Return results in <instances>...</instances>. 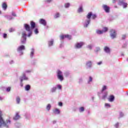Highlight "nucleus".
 Segmentation results:
<instances>
[{
	"label": "nucleus",
	"instance_id": "f257e3e1",
	"mask_svg": "<svg viewBox=\"0 0 128 128\" xmlns=\"http://www.w3.org/2000/svg\"><path fill=\"white\" fill-rule=\"evenodd\" d=\"M12 124V121L10 120H6V122H4V118H2V114L1 110H0V128L2 126H3L5 128H8L10 124Z\"/></svg>",
	"mask_w": 128,
	"mask_h": 128
},
{
	"label": "nucleus",
	"instance_id": "f03ea898",
	"mask_svg": "<svg viewBox=\"0 0 128 128\" xmlns=\"http://www.w3.org/2000/svg\"><path fill=\"white\" fill-rule=\"evenodd\" d=\"M90 18H92L93 20H94V18H96V15L95 14H93L92 12H90L88 13V15L86 16V18H88L87 20L85 22L86 25L84 26L85 28H88V26L90 24Z\"/></svg>",
	"mask_w": 128,
	"mask_h": 128
},
{
	"label": "nucleus",
	"instance_id": "7ed1b4c3",
	"mask_svg": "<svg viewBox=\"0 0 128 128\" xmlns=\"http://www.w3.org/2000/svg\"><path fill=\"white\" fill-rule=\"evenodd\" d=\"M30 24V26L26 24H24V28L26 32H30L31 30H32L34 28H36V23L34 22L31 21Z\"/></svg>",
	"mask_w": 128,
	"mask_h": 128
},
{
	"label": "nucleus",
	"instance_id": "20e7f679",
	"mask_svg": "<svg viewBox=\"0 0 128 128\" xmlns=\"http://www.w3.org/2000/svg\"><path fill=\"white\" fill-rule=\"evenodd\" d=\"M57 77L58 80H60L61 82L64 80V76L62 75V71L60 70L57 71Z\"/></svg>",
	"mask_w": 128,
	"mask_h": 128
},
{
	"label": "nucleus",
	"instance_id": "39448f33",
	"mask_svg": "<svg viewBox=\"0 0 128 128\" xmlns=\"http://www.w3.org/2000/svg\"><path fill=\"white\" fill-rule=\"evenodd\" d=\"M26 32H22L21 42L22 44H26Z\"/></svg>",
	"mask_w": 128,
	"mask_h": 128
},
{
	"label": "nucleus",
	"instance_id": "423d86ee",
	"mask_svg": "<svg viewBox=\"0 0 128 128\" xmlns=\"http://www.w3.org/2000/svg\"><path fill=\"white\" fill-rule=\"evenodd\" d=\"M111 34H110V36L112 38H115L116 36V30H110Z\"/></svg>",
	"mask_w": 128,
	"mask_h": 128
},
{
	"label": "nucleus",
	"instance_id": "0eeeda50",
	"mask_svg": "<svg viewBox=\"0 0 128 128\" xmlns=\"http://www.w3.org/2000/svg\"><path fill=\"white\" fill-rule=\"evenodd\" d=\"M102 8L104 10H105L106 12H110V8L108 6H107L106 5H103Z\"/></svg>",
	"mask_w": 128,
	"mask_h": 128
},
{
	"label": "nucleus",
	"instance_id": "6e6552de",
	"mask_svg": "<svg viewBox=\"0 0 128 128\" xmlns=\"http://www.w3.org/2000/svg\"><path fill=\"white\" fill-rule=\"evenodd\" d=\"M118 4H120V6H122V4L123 8H127L128 6V3L124 2V1H120Z\"/></svg>",
	"mask_w": 128,
	"mask_h": 128
},
{
	"label": "nucleus",
	"instance_id": "1a4fd4ad",
	"mask_svg": "<svg viewBox=\"0 0 128 128\" xmlns=\"http://www.w3.org/2000/svg\"><path fill=\"white\" fill-rule=\"evenodd\" d=\"M82 46H84V43L82 42H81L80 43L76 44L75 46L76 48H82Z\"/></svg>",
	"mask_w": 128,
	"mask_h": 128
},
{
	"label": "nucleus",
	"instance_id": "9d476101",
	"mask_svg": "<svg viewBox=\"0 0 128 128\" xmlns=\"http://www.w3.org/2000/svg\"><path fill=\"white\" fill-rule=\"evenodd\" d=\"M26 50V48L24 47V46L23 45L20 46L17 48L18 52H22V50Z\"/></svg>",
	"mask_w": 128,
	"mask_h": 128
},
{
	"label": "nucleus",
	"instance_id": "9b49d317",
	"mask_svg": "<svg viewBox=\"0 0 128 128\" xmlns=\"http://www.w3.org/2000/svg\"><path fill=\"white\" fill-rule=\"evenodd\" d=\"M40 22L41 24H42L44 26H46V20H44V19H40Z\"/></svg>",
	"mask_w": 128,
	"mask_h": 128
},
{
	"label": "nucleus",
	"instance_id": "f8f14e48",
	"mask_svg": "<svg viewBox=\"0 0 128 128\" xmlns=\"http://www.w3.org/2000/svg\"><path fill=\"white\" fill-rule=\"evenodd\" d=\"M28 80V78L26 76V74H24L21 77L20 82H22L24 80Z\"/></svg>",
	"mask_w": 128,
	"mask_h": 128
},
{
	"label": "nucleus",
	"instance_id": "ddd939ff",
	"mask_svg": "<svg viewBox=\"0 0 128 128\" xmlns=\"http://www.w3.org/2000/svg\"><path fill=\"white\" fill-rule=\"evenodd\" d=\"M20 116L18 115V112L16 113L15 116L14 118V120H20Z\"/></svg>",
	"mask_w": 128,
	"mask_h": 128
},
{
	"label": "nucleus",
	"instance_id": "4468645a",
	"mask_svg": "<svg viewBox=\"0 0 128 128\" xmlns=\"http://www.w3.org/2000/svg\"><path fill=\"white\" fill-rule=\"evenodd\" d=\"M104 52H107V54H110V48L106 46L104 47Z\"/></svg>",
	"mask_w": 128,
	"mask_h": 128
},
{
	"label": "nucleus",
	"instance_id": "2eb2a0df",
	"mask_svg": "<svg viewBox=\"0 0 128 128\" xmlns=\"http://www.w3.org/2000/svg\"><path fill=\"white\" fill-rule=\"evenodd\" d=\"M53 112L56 114H60V111L58 108H56L54 110H53Z\"/></svg>",
	"mask_w": 128,
	"mask_h": 128
},
{
	"label": "nucleus",
	"instance_id": "dca6fc26",
	"mask_svg": "<svg viewBox=\"0 0 128 128\" xmlns=\"http://www.w3.org/2000/svg\"><path fill=\"white\" fill-rule=\"evenodd\" d=\"M2 8L3 10H6V8H8V5L6 4V3L4 2L2 4Z\"/></svg>",
	"mask_w": 128,
	"mask_h": 128
},
{
	"label": "nucleus",
	"instance_id": "f3484780",
	"mask_svg": "<svg viewBox=\"0 0 128 128\" xmlns=\"http://www.w3.org/2000/svg\"><path fill=\"white\" fill-rule=\"evenodd\" d=\"M25 90H30V84H27L25 86Z\"/></svg>",
	"mask_w": 128,
	"mask_h": 128
},
{
	"label": "nucleus",
	"instance_id": "a211bd4d",
	"mask_svg": "<svg viewBox=\"0 0 128 128\" xmlns=\"http://www.w3.org/2000/svg\"><path fill=\"white\" fill-rule=\"evenodd\" d=\"M114 100V96L112 95L110 96L109 98V102H112Z\"/></svg>",
	"mask_w": 128,
	"mask_h": 128
},
{
	"label": "nucleus",
	"instance_id": "6ab92c4d",
	"mask_svg": "<svg viewBox=\"0 0 128 128\" xmlns=\"http://www.w3.org/2000/svg\"><path fill=\"white\" fill-rule=\"evenodd\" d=\"M34 49H32L31 52L30 54V57L32 58V56H34Z\"/></svg>",
	"mask_w": 128,
	"mask_h": 128
},
{
	"label": "nucleus",
	"instance_id": "aec40b11",
	"mask_svg": "<svg viewBox=\"0 0 128 128\" xmlns=\"http://www.w3.org/2000/svg\"><path fill=\"white\" fill-rule=\"evenodd\" d=\"M86 65L88 68H90L92 66V62L88 61L86 64Z\"/></svg>",
	"mask_w": 128,
	"mask_h": 128
},
{
	"label": "nucleus",
	"instance_id": "412c9836",
	"mask_svg": "<svg viewBox=\"0 0 128 128\" xmlns=\"http://www.w3.org/2000/svg\"><path fill=\"white\" fill-rule=\"evenodd\" d=\"M96 32L98 34H104V31L103 30H96Z\"/></svg>",
	"mask_w": 128,
	"mask_h": 128
},
{
	"label": "nucleus",
	"instance_id": "4be33fe9",
	"mask_svg": "<svg viewBox=\"0 0 128 128\" xmlns=\"http://www.w3.org/2000/svg\"><path fill=\"white\" fill-rule=\"evenodd\" d=\"M108 27H104L103 28V32H108Z\"/></svg>",
	"mask_w": 128,
	"mask_h": 128
},
{
	"label": "nucleus",
	"instance_id": "5701e85b",
	"mask_svg": "<svg viewBox=\"0 0 128 128\" xmlns=\"http://www.w3.org/2000/svg\"><path fill=\"white\" fill-rule=\"evenodd\" d=\"M16 102H17V104H20V97L18 96L16 98Z\"/></svg>",
	"mask_w": 128,
	"mask_h": 128
},
{
	"label": "nucleus",
	"instance_id": "b1692460",
	"mask_svg": "<svg viewBox=\"0 0 128 128\" xmlns=\"http://www.w3.org/2000/svg\"><path fill=\"white\" fill-rule=\"evenodd\" d=\"M106 96H108V92H106L105 94L102 96V100H106Z\"/></svg>",
	"mask_w": 128,
	"mask_h": 128
},
{
	"label": "nucleus",
	"instance_id": "393cba45",
	"mask_svg": "<svg viewBox=\"0 0 128 128\" xmlns=\"http://www.w3.org/2000/svg\"><path fill=\"white\" fill-rule=\"evenodd\" d=\"M54 44V40H50L48 42V46H50Z\"/></svg>",
	"mask_w": 128,
	"mask_h": 128
},
{
	"label": "nucleus",
	"instance_id": "a878e982",
	"mask_svg": "<svg viewBox=\"0 0 128 128\" xmlns=\"http://www.w3.org/2000/svg\"><path fill=\"white\" fill-rule=\"evenodd\" d=\"M50 108H51L50 104H48L46 108L48 110H50Z\"/></svg>",
	"mask_w": 128,
	"mask_h": 128
},
{
	"label": "nucleus",
	"instance_id": "bb28decb",
	"mask_svg": "<svg viewBox=\"0 0 128 128\" xmlns=\"http://www.w3.org/2000/svg\"><path fill=\"white\" fill-rule=\"evenodd\" d=\"M79 110H80V112H84V108L80 107L79 109Z\"/></svg>",
	"mask_w": 128,
	"mask_h": 128
},
{
	"label": "nucleus",
	"instance_id": "cd10ccee",
	"mask_svg": "<svg viewBox=\"0 0 128 128\" xmlns=\"http://www.w3.org/2000/svg\"><path fill=\"white\" fill-rule=\"evenodd\" d=\"M60 18V13H56L54 16V18Z\"/></svg>",
	"mask_w": 128,
	"mask_h": 128
},
{
	"label": "nucleus",
	"instance_id": "c85d7f7f",
	"mask_svg": "<svg viewBox=\"0 0 128 128\" xmlns=\"http://www.w3.org/2000/svg\"><path fill=\"white\" fill-rule=\"evenodd\" d=\"M56 90V87H54L51 90L52 92H54Z\"/></svg>",
	"mask_w": 128,
	"mask_h": 128
},
{
	"label": "nucleus",
	"instance_id": "c756f323",
	"mask_svg": "<svg viewBox=\"0 0 128 128\" xmlns=\"http://www.w3.org/2000/svg\"><path fill=\"white\" fill-rule=\"evenodd\" d=\"M106 88H107L106 86H104L102 88V92H104V90H106Z\"/></svg>",
	"mask_w": 128,
	"mask_h": 128
},
{
	"label": "nucleus",
	"instance_id": "7c9ffc66",
	"mask_svg": "<svg viewBox=\"0 0 128 128\" xmlns=\"http://www.w3.org/2000/svg\"><path fill=\"white\" fill-rule=\"evenodd\" d=\"M82 12V7L81 6L78 9V12Z\"/></svg>",
	"mask_w": 128,
	"mask_h": 128
},
{
	"label": "nucleus",
	"instance_id": "2f4dec72",
	"mask_svg": "<svg viewBox=\"0 0 128 128\" xmlns=\"http://www.w3.org/2000/svg\"><path fill=\"white\" fill-rule=\"evenodd\" d=\"M9 32H14V29L12 28H10L9 29Z\"/></svg>",
	"mask_w": 128,
	"mask_h": 128
},
{
	"label": "nucleus",
	"instance_id": "473e14b6",
	"mask_svg": "<svg viewBox=\"0 0 128 128\" xmlns=\"http://www.w3.org/2000/svg\"><path fill=\"white\" fill-rule=\"evenodd\" d=\"M3 38H8V34H3Z\"/></svg>",
	"mask_w": 128,
	"mask_h": 128
},
{
	"label": "nucleus",
	"instance_id": "72a5a7b5",
	"mask_svg": "<svg viewBox=\"0 0 128 128\" xmlns=\"http://www.w3.org/2000/svg\"><path fill=\"white\" fill-rule=\"evenodd\" d=\"M65 8H68L70 6V4L66 3L64 4Z\"/></svg>",
	"mask_w": 128,
	"mask_h": 128
},
{
	"label": "nucleus",
	"instance_id": "f704fd0d",
	"mask_svg": "<svg viewBox=\"0 0 128 128\" xmlns=\"http://www.w3.org/2000/svg\"><path fill=\"white\" fill-rule=\"evenodd\" d=\"M105 106H108V108H110V104L106 103V104H105Z\"/></svg>",
	"mask_w": 128,
	"mask_h": 128
},
{
	"label": "nucleus",
	"instance_id": "c9c22d12",
	"mask_svg": "<svg viewBox=\"0 0 128 128\" xmlns=\"http://www.w3.org/2000/svg\"><path fill=\"white\" fill-rule=\"evenodd\" d=\"M10 87H8L6 88V92H10Z\"/></svg>",
	"mask_w": 128,
	"mask_h": 128
},
{
	"label": "nucleus",
	"instance_id": "e433bc0d",
	"mask_svg": "<svg viewBox=\"0 0 128 128\" xmlns=\"http://www.w3.org/2000/svg\"><path fill=\"white\" fill-rule=\"evenodd\" d=\"M38 28H36L34 30V33L36 34H38Z\"/></svg>",
	"mask_w": 128,
	"mask_h": 128
},
{
	"label": "nucleus",
	"instance_id": "4c0bfd02",
	"mask_svg": "<svg viewBox=\"0 0 128 128\" xmlns=\"http://www.w3.org/2000/svg\"><path fill=\"white\" fill-rule=\"evenodd\" d=\"M29 34H28V36H32V30L30 31V32H29Z\"/></svg>",
	"mask_w": 128,
	"mask_h": 128
},
{
	"label": "nucleus",
	"instance_id": "58836bf2",
	"mask_svg": "<svg viewBox=\"0 0 128 128\" xmlns=\"http://www.w3.org/2000/svg\"><path fill=\"white\" fill-rule=\"evenodd\" d=\"M64 38H70V35H64Z\"/></svg>",
	"mask_w": 128,
	"mask_h": 128
},
{
	"label": "nucleus",
	"instance_id": "ea45409f",
	"mask_svg": "<svg viewBox=\"0 0 128 128\" xmlns=\"http://www.w3.org/2000/svg\"><path fill=\"white\" fill-rule=\"evenodd\" d=\"M64 35H62L60 36V40H64Z\"/></svg>",
	"mask_w": 128,
	"mask_h": 128
},
{
	"label": "nucleus",
	"instance_id": "a19ab883",
	"mask_svg": "<svg viewBox=\"0 0 128 128\" xmlns=\"http://www.w3.org/2000/svg\"><path fill=\"white\" fill-rule=\"evenodd\" d=\"M58 106H62V102H58Z\"/></svg>",
	"mask_w": 128,
	"mask_h": 128
},
{
	"label": "nucleus",
	"instance_id": "79ce46f5",
	"mask_svg": "<svg viewBox=\"0 0 128 128\" xmlns=\"http://www.w3.org/2000/svg\"><path fill=\"white\" fill-rule=\"evenodd\" d=\"M12 16H16V13L14 12H12Z\"/></svg>",
	"mask_w": 128,
	"mask_h": 128
},
{
	"label": "nucleus",
	"instance_id": "37998d69",
	"mask_svg": "<svg viewBox=\"0 0 128 128\" xmlns=\"http://www.w3.org/2000/svg\"><path fill=\"white\" fill-rule=\"evenodd\" d=\"M126 38V35L122 36V40H124Z\"/></svg>",
	"mask_w": 128,
	"mask_h": 128
},
{
	"label": "nucleus",
	"instance_id": "c03bdc74",
	"mask_svg": "<svg viewBox=\"0 0 128 128\" xmlns=\"http://www.w3.org/2000/svg\"><path fill=\"white\" fill-rule=\"evenodd\" d=\"M100 48H98L96 52H100Z\"/></svg>",
	"mask_w": 128,
	"mask_h": 128
},
{
	"label": "nucleus",
	"instance_id": "a18cd8bd",
	"mask_svg": "<svg viewBox=\"0 0 128 128\" xmlns=\"http://www.w3.org/2000/svg\"><path fill=\"white\" fill-rule=\"evenodd\" d=\"M52 2V0H45L46 2Z\"/></svg>",
	"mask_w": 128,
	"mask_h": 128
},
{
	"label": "nucleus",
	"instance_id": "49530a36",
	"mask_svg": "<svg viewBox=\"0 0 128 128\" xmlns=\"http://www.w3.org/2000/svg\"><path fill=\"white\" fill-rule=\"evenodd\" d=\"M89 82H92V78L90 76L89 78Z\"/></svg>",
	"mask_w": 128,
	"mask_h": 128
},
{
	"label": "nucleus",
	"instance_id": "de8ad7c7",
	"mask_svg": "<svg viewBox=\"0 0 128 128\" xmlns=\"http://www.w3.org/2000/svg\"><path fill=\"white\" fill-rule=\"evenodd\" d=\"M58 88H59V90H61L62 89V86L58 85Z\"/></svg>",
	"mask_w": 128,
	"mask_h": 128
},
{
	"label": "nucleus",
	"instance_id": "09e8293b",
	"mask_svg": "<svg viewBox=\"0 0 128 128\" xmlns=\"http://www.w3.org/2000/svg\"><path fill=\"white\" fill-rule=\"evenodd\" d=\"M88 48H89V50H92V46L88 45Z\"/></svg>",
	"mask_w": 128,
	"mask_h": 128
},
{
	"label": "nucleus",
	"instance_id": "8fccbe9b",
	"mask_svg": "<svg viewBox=\"0 0 128 128\" xmlns=\"http://www.w3.org/2000/svg\"><path fill=\"white\" fill-rule=\"evenodd\" d=\"M115 126L116 128H118V123L116 124L115 125Z\"/></svg>",
	"mask_w": 128,
	"mask_h": 128
},
{
	"label": "nucleus",
	"instance_id": "3c124183",
	"mask_svg": "<svg viewBox=\"0 0 128 128\" xmlns=\"http://www.w3.org/2000/svg\"><path fill=\"white\" fill-rule=\"evenodd\" d=\"M20 86L22 87L24 86V84H22V82H21L20 84Z\"/></svg>",
	"mask_w": 128,
	"mask_h": 128
},
{
	"label": "nucleus",
	"instance_id": "603ef678",
	"mask_svg": "<svg viewBox=\"0 0 128 128\" xmlns=\"http://www.w3.org/2000/svg\"><path fill=\"white\" fill-rule=\"evenodd\" d=\"M98 65L102 64V62H98Z\"/></svg>",
	"mask_w": 128,
	"mask_h": 128
},
{
	"label": "nucleus",
	"instance_id": "864d4df0",
	"mask_svg": "<svg viewBox=\"0 0 128 128\" xmlns=\"http://www.w3.org/2000/svg\"><path fill=\"white\" fill-rule=\"evenodd\" d=\"M56 121H53V124H56Z\"/></svg>",
	"mask_w": 128,
	"mask_h": 128
},
{
	"label": "nucleus",
	"instance_id": "5fc2aeb1",
	"mask_svg": "<svg viewBox=\"0 0 128 128\" xmlns=\"http://www.w3.org/2000/svg\"><path fill=\"white\" fill-rule=\"evenodd\" d=\"M2 100V97L0 96V100Z\"/></svg>",
	"mask_w": 128,
	"mask_h": 128
},
{
	"label": "nucleus",
	"instance_id": "6e6d98bb",
	"mask_svg": "<svg viewBox=\"0 0 128 128\" xmlns=\"http://www.w3.org/2000/svg\"><path fill=\"white\" fill-rule=\"evenodd\" d=\"M113 2H116V0H114Z\"/></svg>",
	"mask_w": 128,
	"mask_h": 128
},
{
	"label": "nucleus",
	"instance_id": "4d7b16f0",
	"mask_svg": "<svg viewBox=\"0 0 128 128\" xmlns=\"http://www.w3.org/2000/svg\"><path fill=\"white\" fill-rule=\"evenodd\" d=\"M0 14H2V11L0 10Z\"/></svg>",
	"mask_w": 128,
	"mask_h": 128
},
{
	"label": "nucleus",
	"instance_id": "13d9d810",
	"mask_svg": "<svg viewBox=\"0 0 128 128\" xmlns=\"http://www.w3.org/2000/svg\"><path fill=\"white\" fill-rule=\"evenodd\" d=\"M116 8V6H115Z\"/></svg>",
	"mask_w": 128,
	"mask_h": 128
}]
</instances>
